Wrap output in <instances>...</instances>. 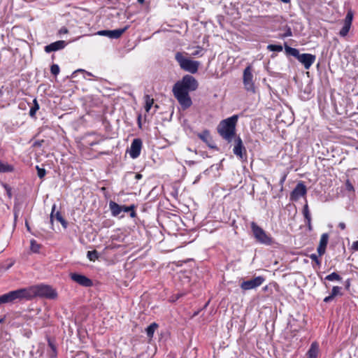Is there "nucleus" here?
Returning <instances> with one entry per match:
<instances>
[{"label":"nucleus","mask_w":358,"mask_h":358,"mask_svg":"<svg viewBox=\"0 0 358 358\" xmlns=\"http://www.w3.org/2000/svg\"><path fill=\"white\" fill-rule=\"evenodd\" d=\"M303 214L306 221H309L310 220L311 216H310V211L308 209V206L307 203L305 204V206H303Z\"/></svg>","instance_id":"33"},{"label":"nucleus","mask_w":358,"mask_h":358,"mask_svg":"<svg viewBox=\"0 0 358 358\" xmlns=\"http://www.w3.org/2000/svg\"><path fill=\"white\" fill-rule=\"evenodd\" d=\"M40 248H41V245L39 243H38L34 239L31 240L30 249L33 252H34V253L38 252Z\"/></svg>","instance_id":"29"},{"label":"nucleus","mask_w":358,"mask_h":358,"mask_svg":"<svg viewBox=\"0 0 358 358\" xmlns=\"http://www.w3.org/2000/svg\"><path fill=\"white\" fill-rule=\"evenodd\" d=\"M25 225H26V227H27V230L30 231V227H29V225L27 222H25Z\"/></svg>","instance_id":"49"},{"label":"nucleus","mask_w":358,"mask_h":358,"mask_svg":"<svg viewBox=\"0 0 358 358\" xmlns=\"http://www.w3.org/2000/svg\"><path fill=\"white\" fill-rule=\"evenodd\" d=\"M284 3H289L290 0H281Z\"/></svg>","instance_id":"51"},{"label":"nucleus","mask_w":358,"mask_h":358,"mask_svg":"<svg viewBox=\"0 0 358 358\" xmlns=\"http://www.w3.org/2000/svg\"><path fill=\"white\" fill-rule=\"evenodd\" d=\"M27 300L25 288L10 291L0 296V305Z\"/></svg>","instance_id":"4"},{"label":"nucleus","mask_w":358,"mask_h":358,"mask_svg":"<svg viewBox=\"0 0 358 358\" xmlns=\"http://www.w3.org/2000/svg\"><path fill=\"white\" fill-rule=\"evenodd\" d=\"M135 178L136 180H139L142 178V175L140 174V173H136V176H135Z\"/></svg>","instance_id":"47"},{"label":"nucleus","mask_w":358,"mask_h":358,"mask_svg":"<svg viewBox=\"0 0 358 358\" xmlns=\"http://www.w3.org/2000/svg\"><path fill=\"white\" fill-rule=\"evenodd\" d=\"M298 61L301 62L306 69H309L316 59L315 55L303 53L300 54L297 58Z\"/></svg>","instance_id":"14"},{"label":"nucleus","mask_w":358,"mask_h":358,"mask_svg":"<svg viewBox=\"0 0 358 358\" xmlns=\"http://www.w3.org/2000/svg\"><path fill=\"white\" fill-rule=\"evenodd\" d=\"M109 208L112 215L114 217L119 215L122 212V206L113 201H110L109 203Z\"/></svg>","instance_id":"21"},{"label":"nucleus","mask_w":358,"mask_h":358,"mask_svg":"<svg viewBox=\"0 0 358 358\" xmlns=\"http://www.w3.org/2000/svg\"><path fill=\"white\" fill-rule=\"evenodd\" d=\"M236 145L234 148V153L239 157L241 159L243 157V152L245 153V148L243 145L242 140L240 137H238L235 140Z\"/></svg>","instance_id":"18"},{"label":"nucleus","mask_w":358,"mask_h":358,"mask_svg":"<svg viewBox=\"0 0 358 358\" xmlns=\"http://www.w3.org/2000/svg\"><path fill=\"white\" fill-rule=\"evenodd\" d=\"M141 148L142 141L140 138L134 139L129 150L130 157L133 159L137 158L141 154Z\"/></svg>","instance_id":"15"},{"label":"nucleus","mask_w":358,"mask_h":358,"mask_svg":"<svg viewBox=\"0 0 358 358\" xmlns=\"http://www.w3.org/2000/svg\"><path fill=\"white\" fill-rule=\"evenodd\" d=\"M175 59L179 64L180 67L189 73H196L200 66L199 61L192 60L183 55V53L178 52L175 55Z\"/></svg>","instance_id":"3"},{"label":"nucleus","mask_w":358,"mask_h":358,"mask_svg":"<svg viewBox=\"0 0 358 358\" xmlns=\"http://www.w3.org/2000/svg\"><path fill=\"white\" fill-rule=\"evenodd\" d=\"M67 33H68V29L64 27H62L59 31V34H65Z\"/></svg>","instance_id":"40"},{"label":"nucleus","mask_w":358,"mask_h":358,"mask_svg":"<svg viewBox=\"0 0 358 358\" xmlns=\"http://www.w3.org/2000/svg\"><path fill=\"white\" fill-rule=\"evenodd\" d=\"M266 183L268 186H270L272 188V185H271L269 181H266Z\"/></svg>","instance_id":"54"},{"label":"nucleus","mask_w":358,"mask_h":358,"mask_svg":"<svg viewBox=\"0 0 358 358\" xmlns=\"http://www.w3.org/2000/svg\"><path fill=\"white\" fill-rule=\"evenodd\" d=\"M324 279L329 281H340L342 278L337 273L333 272L331 274L327 275Z\"/></svg>","instance_id":"30"},{"label":"nucleus","mask_w":358,"mask_h":358,"mask_svg":"<svg viewBox=\"0 0 358 358\" xmlns=\"http://www.w3.org/2000/svg\"><path fill=\"white\" fill-rule=\"evenodd\" d=\"M319 352V345L316 342L311 344L310 349L308 351V356L309 358H317Z\"/></svg>","instance_id":"23"},{"label":"nucleus","mask_w":358,"mask_h":358,"mask_svg":"<svg viewBox=\"0 0 358 358\" xmlns=\"http://www.w3.org/2000/svg\"><path fill=\"white\" fill-rule=\"evenodd\" d=\"M285 179H286V176H284L281 178L280 181V185H281V190H282V185H283V183H284V182H285Z\"/></svg>","instance_id":"43"},{"label":"nucleus","mask_w":358,"mask_h":358,"mask_svg":"<svg viewBox=\"0 0 358 358\" xmlns=\"http://www.w3.org/2000/svg\"><path fill=\"white\" fill-rule=\"evenodd\" d=\"M158 327V324H156L155 322L154 323H152L150 325H149L147 328H146V334H147V336L151 338L153 337V335H154V333L155 331H156V329H157Z\"/></svg>","instance_id":"25"},{"label":"nucleus","mask_w":358,"mask_h":358,"mask_svg":"<svg viewBox=\"0 0 358 358\" xmlns=\"http://www.w3.org/2000/svg\"><path fill=\"white\" fill-rule=\"evenodd\" d=\"M310 258L311 260L314 261L317 265H320L321 262L318 259L317 255L316 254H311L310 255Z\"/></svg>","instance_id":"38"},{"label":"nucleus","mask_w":358,"mask_h":358,"mask_svg":"<svg viewBox=\"0 0 358 358\" xmlns=\"http://www.w3.org/2000/svg\"><path fill=\"white\" fill-rule=\"evenodd\" d=\"M36 168L37 170L38 176L40 178H43L45 176V173H46L45 170L44 169L40 168L38 166H36Z\"/></svg>","instance_id":"37"},{"label":"nucleus","mask_w":358,"mask_h":358,"mask_svg":"<svg viewBox=\"0 0 358 358\" xmlns=\"http://www.w3.org/2000/svg\"><path fill=\"white\" fill-rule=\"evenodd\" d=\"M237 121L238 115H234L222 120L217 127V132L219 134L228 142H231L235 136Z\"/></svg>","instance_id":"2"},{"label":"nucleus","mask_w":358,"mask_h":358,"mask_svg":"<svg viewBox=\"0 0 358 358\" xmlns=\"http://www.w3.org/2000/svg\"><path fill=\"white\" fill-rule=\"evenodd\" d=\"M306 224L308 226V228L310 231L312 230V225H311V219L309 221H306Z\"/></svg>","instance_id":"44"},{"label":"nucleus","mask_w":358,"mask_h":358,"mask_svg":"<svg viewBox=\"0 0 358 358\" xmlns=\"http://www.w3.org/2000/svg\"><path fill=\"white\" fill-rule=\"evenodd\" d=\"M353 19V13L352 10H348L347 15L345 17L342 29L340 30L339 34L342 37H345L348 35L350 29L352 25V22Z\"/></svg>","instance_id":"12"},{"label":"nucleus","mask_w":358,"mask_h":358,"mask_svg":"<svg viewBox=\"0 0 358 358\" xmlns=\"http://www.w3.org/2000/svg\"><path fill=\"white\" fill-rule=\"evenodd\" d=\"M307 189L305 185L300 182H299L294 189L292 190V192L290 194V199L292 201H298L301 196H304L306 194Z\"/></svg>","instance_id":"10"},{"label":"nucleus","mask_w":358,"mask_h":358,"mask_svg":"<svg viewBox=\"0 0 358 358\" xmlns=\"http://www.w3.org/2000/svg\"><path fill=\"white\" fill-rule=\"evenodd\" d=\"M87 256L90 261H93V262H94L96 259H97L99 258V254H98L97 251L95 250H92V251H88Z\"/></svg>","instance_id":"32"},{"label":"nucleus","mask_w":358,"mask_h":358,"mask_svg":"<svg viewBox=\"0 0 358 358\" xmlns=\"http://www.w3.org/2000/svg\"><path fill=\"white\" fill-rule=\"evenodd\" d=\"M39 108H40V106L38 103V101L36 99H34L33 100V106H31V108H30V110H29V115L31 117H34L36 112L39 110Z\"/></svg>","instance_id":"26"},{"label":"nucleus","mask_w":358,"mask_h":358,"mask_svg":"<svg viewBox=\"0 0 358 358\" xmlns=\"http://www.w3.org/2000/svg\"><path fill=\"white\" fill-rule=\"evenodd\" d=\"M203 48L201 46H196L195 50L191 53V55L193 57H197L199 55H203Z\"/></svg>","instance_id":"34"},{"label":"nucleus","mask_w":358,"mask_h":358,"mask_svg":"<svg viewBox=\"0 0 358 358\" xmlns=\"http://www.w3.org/2000/svg\"><path fill=\"white\" fill-rule=\"evenodd\" d=\"M268 49L271 51L281 52L282 47L280 45H268Z\"/></svg>","instance_id":"35"},{"label":"nucleus","mask_w":358,"mask_h":358,"mask_svg":"<svg viewBox=\"0 0 358 358\" xmlns=\"http://www.w3.org/2000/svg\"><path fill=\"white\" fill-rule=\"evenodd\" d=\"M200 178V176H199L196 178V180L194 182V183H196Z\"/></svg>","instance_id":"52"},{"label":"nucleus","mask_w":358,"mask_h":358,"mask_svg":"<svg viewBox=\"0 0 358 358\" xmlns=\"http://www.w3.org/2000/svg\"><path fill=\"white\" fill-rule=\"evenodd\" d=\"M128 29V26L122 29H114V30H101L97 32L100 36H108L110 38H119Z\"/></svg>","instance_id":"13"},{"label":"nucleus","mask_w":358,"mask_h":358,"mask_svg":"<svg viewBox=\"0 0 358 358\" xmlns=\"http://www.w3.org/2000/svg\"><path fill=\"white\" fill-rule=\"evenodd\" d=\"M285 52L287 54L296 57V59L298 58V57L300 55L299 51L296 48L285 45Z\"/></svg>","instance_id":"27"},{"label":"nucleus","mask_w":358,"mask_h":358,"mask_svg":"<svg viewBox=\"0 0 358 358\" xmlns=\"http://www.w3.org/2000/svg\"><path fill=\"white\" fill-rule=\"evenodd\" d=\"M341 291V287H338V286L333 287L331 294L324 299V302L329 303V302L331 301L335 296H336L338 295H342V293Z\"/></svg>","instance_id":"22"},{"label":"nucleus","mask_w":358,"mask_h":358,"mask_svg":"<svg viewBox=\"0 0 358 358\" xmlns=\"http://www.w3.org/2000/svg\"><path fill=\"white\" fill-rule=\"evenodd\" d=\"M13 170L11 166L0 162V173L11 172Z\"/></svg>","instance_id":"31"},{"label":"nucleus","mask_w":358,"mask_h":358,"mask_svg":"<svg viewBox=\"0 0 358 358\" xmlns=\"http://www.w3.org/2000/svg\"><path fill=\"white\" fill-rule=\"evenodd\" d=\"M122 211L124 212H130V217H136V213L134 210L135 209V206L134 205H131L129 206H122Z\"/></svg>","instance_id":"28"},{"label":"nucleus","mask_w":358,"mask_h":358,"mask_svg":"<svg viewBox=\"0 0 358 358\" xmlns=\"http://www.w3.org/2000/svg\"><path fill=\"white\" fill-rule=\"evenodd\" d=\"M198 136L200 139L205 142L207 144V145L210 148H216L212 140L210 132L208 130H205L203 132L199 134Z\"/></svg>","instance_id":"19"},{"label":"nucleus","mask_w":358,"mask_h":358,"mask_svg":"<svg viewBox=\"0 0 358 358\" xmlns=\"http://www.w3.org/2000/svg\"><path fill=\"white\" fill-rule=\"evenodd\" d=\"M292 35V32L291 31H289V34H287V36H291Z\"/></svg>","instance_id":"55"},{"label":"nucleus","mask_w":358,"mask_h":358,"mask_svg":"<svg viewBox=\"0 0 358 358\" xmlns=\"http://www.w3.org/2000/svg\"><path fill=\"white\" fill-rule=\"evenodd\" d=\"M251 229L255 239L260 243L265 245H271L272 238L268 236L265 231L259 227L255 222L251 223Z\"/></svg>","instance_id":"7"},{"label":"nucleus","mask_w":358,"mask_h":358,"mask_svg":"<svg viewBox=\"0 0 358 358\" xmlns=\"http://www.w3.org/2000/svg\"><path fill=\"white\" fill-rule=\"evenodd\" d=\"M27 300H31L36 296L54 299L57 296V293L51 286L38 285L25 288Z\"/></svg>","instance_id":"1"},{"label":"nucleus","mask_w":358,"mask_h":358,"mask_svg":"<svg viewBox=\"0 0 358 358\" xmlns=\"http://www.w3.org/2000/svg\"><path fill=\"white\" fill-rule=\"evenodd\" d=\"M264 280H265V279L264 277L257 276L253 279L243 281L240 285V287L243 291L250 290L252 289H255V288L259 287L260 285H262L263 284V282H264Z\"/></svg>","instance_id":"9"},{"label":"nucleus","mask_w":358,"mask_h":358,"mask_svg":"<svg viewBox=\"0 0 358 358\" xmlns=\"http://www.w3.org/2000/svg\"><path fill=\"white\" fill-rule=\"evenodd\" d=\"M338 227L343 230L345 229V224L344 222H340Z\"/></svg>","instance_id":"46"},{"label":"nucleus","mask_w":358,"mask_h":358,"mask_svg":"<svg viewBox=\"0 0 358 358\" xmlns=\"http://www.w3.org/2000/svg\"><path fill=\"white\" fill-rule=\"evenodd\" d=\"M347 189L348 190H353V186L349 182H347Z\"/></svg>","instance_id":"45"},{"label":"nucleus","mask_w":358,"mask_h":358,"mask_svg":"<svg viewBox=\"0 0 358 358\" xmlns=\"http://www.w3.org/2000/svg\"><path fill=\"white\" fill-rule=\"evenodd\" d=\"M137 1L140 3H143L145 0H137Z\"/></svg>","instance_id":"50"},{"label":"nucleus","mask_w":358,"mask_h":358,"mask_svg":"<svg viewBox=\"0 0 358 358\" xmlns=\"http://www.w3.org/2000/svg\"><path fill=\"white\" fill-rule=\"evenodd\" d=\"M172 91L174 96L183 110H185L192 106V101L191 97L189 95V92L185 91L182 89L178 88L174 86L173 87Z\"/></svg>","instance_id":"5"},{"label":"nucleus","mask_w":358,"mask_h":358,"mask_svg":"<svg viewBox=\"0 0 358 358\" xmlns=\"http://www.w3.org/2000/svg\"><path fill=\"white\" fill-rule=\"evenodd\" d=\"M144 101L145 111L148 113L154 103V99L150 95L146 94L144 96Z\"/></svg>","instance_id":"24"},{"label":"nucleus","mask_w":358,"mask_h":358,"mask_svg":"<svg viewBox=\"0 0 358 358\" xmlns=\"http://www.w3.org/2000/svg\"><path fill=\"white\" fill-rule=\"evenodd\" d=\"M200 178V176H199L196 178V180L194 182V183H196Z\"/></svg>","instance_id":"53"},{"label":"nucleus","mask_w":358,"mask_h":358,"mask_svg":"<svg viewBox=\"0 0 358 358\" xmlns=\"http://www.w3.org/2000/svg\"><path fill=\"white\" fill-rule=\"evenodd\" d=\"M3 322V319H0V324Z\"/></svg>","instance_id":"56"},{"label":"nucleus","mask_w":358,"mask_h":358,"mask_svg":"<svg viewBox=\"0 0 358 358\" xmlns=\"http://www.w3.org/2000/svg\"><path fill=\"white\" fill-rule=\"evenodd\" d=\"M186 163L188 164V165H193L195 164V162L194 161H188V162H186Z\"/></svg>","instance_id":"48"},{"label":"nucleus","mask_w":358,"mask_h":358,"mask_svg":"<svg viewBox=\"0 0 358 358\" xmlns=\"http://www.w3.org/2000/svg\"><path fill=\"white\" fill-rule=\"evenodd\" d=\"M49 355H50V358H56L57 349H53L52 350H50L49 352Z\"/></svg>","instance_id":"39"},{"label":"nucleus","mask_w":358,"mask_h":358,"mask_svg":"<svg viewBox=\"0 0 358 358\" xmlns=\"http://www.w3.org/2000/svg\"><path fill=\"white\" fill-rule=\"evenodd\" d=\"M173 86L182 89L185 91L192 92L197 89L198 82L193 76L186 75L180 81L177 82Z\"/></svg>","instance_id":"6"},{"label":"nucleus","mask_w":358,"mask_h":358,"mask_svg":"<svg viewBox=\"0 0 358 358\" xmlns=\"http://www.w3.org/2000/svg\"><path fill=\"white\" fill-rule=\"evenodd\" d=\"M352 248L354 250H358V241L353 242L352 245Z\"/></svg>","instance_id":"41"},{"label":"nucleus","mask_w":358,"mask_h":358,"mask_svg":"<svg viewBox=\"0 0 358 358\" xmlns=\"http://www.w3.org/2000/svg\"><path fill=\"white\" fill-rule=\"evenodd\" d=\"M243 83L248 92H255V83L250 66H248L243 71Z\"/></svg>","instance_id":"8"},{"label":"nucleus","mask_w":358,"mask_h":358,"mask_svg":"<svg viewBox=\"0 0 358 358\" xmlns=\"http://www.w3.org/2000/svg\"><path fill=\"white\" fill-rule=\"evenodd\" d=\"M48 345L50 348V350H52L53 349H56L55 345L52 343V342L50 340H48Z\"/></svg>","instance_id":"42"},{"label":"nucleus","mask_w":358,"mask_h":358,"mask_svg":"<svg viewBox=\"0 0 358 358\" xmlns=\"http://www.w3.org/2000/svg\"><path fill=\"white\" fill-rule=\"evenodd\" d=\"M70 277L73 281L77 282L78 284L83 287H89L93 285L92 280H90L84 275H81L76 273H72L70 274Z\"/></svg>","instance_id":"11"},{"label":"nucleus","mask_w":358,"mask_h":358,"mask_svg":"<svg viewBox=\"0 0 358 358\" xmlns=\"http://www.w3.org/2000/svg\"><path fill=\"white\" fill-rule=\"evenodd\" d=\"M51 73L54 76H57L59 73V67L57 64H52L50 67Z\"/></svg>","instance_id":"36"},{"label":"nucleus","mask_w":358,"mask_h":358,"mask_svg":"<svg viewBox=\"0 0 358 358\" xmlns=\"http://www.w3.org/2000/svg\"><path fill=\"white\" fill-rule=\"evenodd\" d=\"M66 45V43L64 41H57L45 46L44 50L45 52L50 53L64 49Z\"/></svg>","instance_id":"16"},{"label":"nucleus","mask_w":358,"mask_h":358,"mask_svg":"<svg viewBox=\"0 0 358 358\" xmlns=\"http://www.w3.org/2000/svg\"><path fill=\"white\" fill-rule=\"evenodd\" d=\"M55 205H53L52 206V212H51V214H50V222H53V220L55 219L59 221L62 224V226L66 228V222L64 220V219L62 217V216L61 215L60 213L59 212H57L55 213V215L54 214L55 213Z\"/></svg>","instance_id":"20"},{"label":"nucleus","mask_w":358,"mask_h":358,"mask_svg":"<svg viewBox=\"0 0 358 358\" xmlns=\"http://www.w3.org/2000/svg\"><path fill=\"white\" fill-rule=\"evenodd\" d=\"M328 241L329 234L327 233L322 234L320 237L319 245L317 249L319 256H322L325 253Z\"/></svg>","instance_id":"17"}]
</instances>
